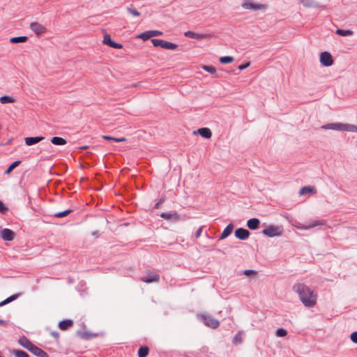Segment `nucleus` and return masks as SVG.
Returning <instances> with one entry per match:
<instances>
[{
  "label": "nucleus",
  "mask_w": 357,
  "mask_h": 357,
  "mask_svg": "<svg viewBox=\"0 0 357 357\" xmlns=\"http://www.w3.org/2000/svg\"><path fill=\"white\" fill-rule=\"evenodd\" d=\"M103 43L114 49H121L123 45L121 43H117L112 40L109 34H105Z\"/></svg>",
  "instance_id": "nucleus-11"
},
{
  "label": "nucleus",
  "mask_w": 357,
  "mask_h": 357,
  "mask_svg": "<svg viewBox=\"0 0 357 357\" xmlns=\"http://www.w3.org/2000/svg\"><path fill=\"white\" fill-rule=\"evenodd\" d=\"M161 35H162V32L160 31L150 30L142 33L140 35L138 36L137 38L143 40L144 41H146L152 37L159 36Z\"/></svg>",
  "instance_id": "nucleus-8"
},
{
  "label": "nucleus",
  "mask_w": 357,
  "mask_h": 357,
  "mask_svg": "<svg viewBox=\"0 0 357 357\" xmlns=\"http://www.w3.org/2000/svg\"><path fill=\"white\" fill-rule=\"evenodd\" d=\"M30 28L37 35L43 34L46 31V28L37 22L31 23Z\"/></svg>",
  "instance_id": "nucleus-13"
},
{
  "label": "nucleus",
  "mask_w": 357,
  "mask_h": 357,
  "mask_svg": "<svg viewBox=\"0 0 357 357\" xmlns=\"http://www.w3.org/2000/svg\"><path fill=\"white\" fill-rule=\"evenodd\" d=\"M19 344L28 351L31 349L33 344L24 335H22L18 340Z\"/></svg>",
  "instance_id": "nucleus-18"
},
{
  "label": "nucleus",
  "mask_w": 357,
  "mask_h": 357,
  "mask_svg": "<svg viewBox=\"0 0 357 357\" xmlns=\"http://www.w3.org/2000/svg\"><path fill=\"white\" fill-rule=\"evenodd\" d=\"M102 138L106 140H112V137L109 136V135H103Z\"/></svg>",
  "instance_id": "nucleus-48"
},
{
  "label": "nucleus",
  "mask_w": 357,
  "mask_h": 357,
  "mask_svg": "<svg viewBox=\"0 0 357 357\" xmlns=\"http://www.w3.org/2000/svg\"><path fill=\"white\" fill-rule=\"evenodd\" d=\"M299 1L307 8H318L319 6L318 3L314 0H299Z\"/></svg>",
  "instance_id": "nucleus-24"
},
{
  "label": "nucleus",
  "mask_w": 357,
  "mask_h": 357,
  "mask_svg": "<svg viewBox=\"0 0 357 357\" xmlns=\"http://www.w3.org/2000/svg\"><path fill=\"white\" fill-rule=\"evenodd\" d=\"M234 226L232 224H229L223 230L222 233L221 234V236L220 237V240H222L226 238L227 236H229L233 230Z\"/></svg>",
  "instance_id": "nucleus-23"
},
{
  "label": "nucleus",
  "mask_w": 357,
  "mask_h": 357,
  "mask_svg": "<svg viewBox=\"0 0 357 357\" xmlns=\"http://www.w3.org/2000/svg\"><path fill=\"white\" fill-rule=\"evenodd\" d=\"M45 137L43 136L27 137L24 139V142L27 146H32L43 141Z\"/></svg>",
  "instance_id": "nucleus-16"
},
{
  "label": "nucleus",
  "mask_w": 357,
  "mask_h": 357,
  "mask_svg": "<svg viewBox=\"0 0 357 357\" xmlns=\"http://www.w3.org/2000/svg\"><path fill=\"white\" fill-rule=\"evenodd\" d=\"M320 63L326 67L331 66L333 63L332 55L328 52H323L320 54Z\"/></svg>",
  "instance_id": "nucleus-7"
},
{
  "label": "nucleus",
  "mask_w": 357,
  "mask_h": 357,
  "mask_svg": "<svg viewBox=\"0 0 357 357\" xmlns=\"http://www.w3.org/2000/svg\"><path fill=\"white\" fill-rule=\"evenodd\" d=\"M79 335L84 338V339H86V340H89L91 337V335H90L89 333H79Z\"/></svg>",
  "instance_id": "nucleus-42"
},
{
  "label": "nucleus",
  "mask_w": 357,
  "mask_h": 357,
  "mask_svg": "<svg viewBox=\"0 0 357 357\" xmlns=\"http://www.w3.org/2000/svg\"><path fill=\"white\" fill-rule=\"evenodd\" d=\"M336 34L341 36H349L353 34V31L349 29H338L336 30Z\"/></svg>",
  "instance_id": "nucleus-28"
},
{
  "label": "nucleus",
  "mask_w": 357,
  "mask_h": 357,
  "mask_svg": "<svg viewBox=\"0 0 357 357\" xmlns=\"http://www.w3.org/2000/svg\"><path fill=\"white\" fill-rule=\"evenodd\" d=\"M164 202V199H160L155 204V206L154 208H158L160 207V206L162 204V202Z\"/></svg>",
  "instance_id": "nucleus-46"
},
{
  "label": "nucleus",
  "mask_w": 357,
  "mask_h": 357,
  "mask_svg": "<svg viewBox=\"0 0 357 357\" xmlns=\"http://www.w3.org/2000/svg\"><path fill=\"white\" fill-rule=\"evenodd\" d=\"M250 234V231L244 228H238L235 230V236L240 240L248 238Z\"/></svg>",
  "instance_id": "nucleus-15"
},
{
  "label": "nucleus",
  "mask_w": 357,
  "mask_h": 357,
  "mask_svg": "<svg viewBox=\"0 0 357 357\" xmlns=\"http://www.w3.org/2000/svg\"><path fill=\"white\" fill-rule=\"evenodd\" d=\"M0 102L1 104L13 103L15 102V99L9 96H3L0 98Z\"/></svg>",
  "instance_id": "nucleus-29"
},
{
  "label": "nucleus",
  "mask_w": 357,
  "mask_h": 357,
  "mask_svg": "<svg viewBox=\"0 0 357 357\" xmlns=\"http://www.w3.org/2000/svg\"><path fill=\"white\" fill-rule=\"evenodd\" d=\"M350 337L353 342L357 343V331L353 332Z\"/></svg>",
  "instance_id": "nucleus-41"
},
{
  "label": "nucleus",
  "mask_w": 357,
  "mask_h": 357,
  "mask_svg": "<svg viewBox=\"0 0 357 357\" xmlns=\"http://www.w3.org/2000/svg\"><path fill=\"white\" fill-rule=\"evenodd\" d=\"M51 142L54 145L63 146L67 144L66 139L61 137H53L51 139Z\"/></svg>",
  "instance_id": "nucleus-25"
},
{
  "label": "nucleus",
  "mask_w": 357,
  "mask_h": 357,
  "mask_svg": "<svg viewBox=\"0 0 357 357\" xmlns=\"http://www.w3.org/2000/svg\"><path fill=\"white\" fill-rule=\"evenodd\" d=\"M262 234L268 237L280 236L283 234V228L278 225H268L262 230Z\"/></svg>",
  "instance_id": "nucleus-3"
},
{
  "label": "nucleus",
  "mask_w": 357,
  "mask_h": 357,
  "mask_svg": "<svg viewBox=\"0 0 357 357\" xmlns=\"http://www.w3.org/2000/svg\"><path fill=\"white\" fill-rule=\"evenodd\" d=\"M238 335H235V337H234L233 341H234V342H236V341H238Z\"/></svg>",
  "instance_id": "nucleus-51"
},
{
  "label": "nucleus",
  "mask_w": 357,
  "mask_h": 357,
  "mask_svg": "<svg viewBox=\"0 0 357 357\" xmlns=\"http://www.w3.org/2000/svg\"><path fill=\"white\" fill-rule=\"evenodd\" d=\"M160 217L174 222L180 220V215L176 212H162L160 214Z\"/></svg>",
  "instance_id": "nucleus-10"
},
{
  "label": "nucleus",
  "mask_w": 357,
  "mask_h": 357,
  "mask_svg": "<svg viewBox=\"0 0 357 357\" xmlns=\"http://www.w3.org/2000/svg\"><path fill=\"white\" fill-rule=\"evenodd\" d=\"M202 68L211 74H215L216 73V68L213 66H204Z\"/></svg>",
  "instance_id": "nucleus-37"
},
{
  "label": "nucleus",
  "mask_w": 357,
  "mask_h": 357,
  "mask_svg": "<svg viewBox=\"0 0 357 357\" xmlns=\"http://www.w3.org/2000/svg\"><path fill=\"white\" fill-rule=\"evenodd\" d=\"M326 224V221L324 220H314L309 222L307 225L303 226V229H309L313 227H315L319 225H324Z\"/></svg>",
  "instance_id": "nucleus-20"
},
{
  "label": "nucleus",
  "mask_w": 357,
  "mask_h": 357,
  "mask_svg": "<svg viewBox=\"0 0 357 357\" xmlns=\"http://www.w3.org/2000/svg\"><path fill=\"white\" fill-rule=\"evenodd\" d=\"M257 273V272L255 270H251V269H249V270H245L243 272V274L246 276H251V275H256Z\"/></svg>",
  "instance_id": "nucleus-39"
},
{
  "label": "nucleus",
  "mask_w": 357,
  "mask_h": 357,
  "mask_svg": "<svg viewBox=\"0 0 357 357\" xmlns=\"http://www.w3.org/2000/svg\"><path fill=\"white\" fill-rule=\"evenodd\" d=\"M92 235L94 236H96V237L98 236V231H96L92 232Z\"/></svg>",
  "instance_id": "nucleus-50"
},
{
  "label": "nucleus",
  "mask_w": 357,
  "mask_h": 357,
  "mask_svg": "<svg viewBox=\"0 0 357 357\" xmlns=\"http://www.w3.org/2000/svg\"><path fill=\"white\" fill-rule=\"evenodd\" d=\"M197 133H199L202 137L209 139L211 137L212 132L211 130L208 128H202L197 130Z\"/></svg>",
  "instance_id": "nucleus-22"
},
{
  "label": "nucleus",
  "mask_w": 357,
  "mask_h": 357,
  "mask_svg": "<svg viewBox=\"0 0 357 357\" xmlns=\"http://www.w3.org/2000/svg\"><path fill=\"white\" fill-rule=\"evenodd\" d=\"M160 275L156 273L151 272L150 271H146V276L141 278V280L146 283H151L158 282Z\"/></svg>",
  "instance_id": "nucleus-9"
},
{
  "label": "nucleus",
  "mask_w": 357,
  "mask_h": 357,
  "mask_svg": "<svg viewBox=\"0 0 357 357\" xmlns=\"http://www.w3.org/2000/svg\"><path fill=\"white\" fill-rule=\"evenodd\" d=\"M112 141H114L116 142H125L126 141V139L124 138V137H121V138H116V137H112Z\"/></svg>",
  "instance_id": "nucleus-45"
},
{
  "label": "nucleus",
  "mask_w": 357,
  "mask_h": 357,
  "mask_svg": "<svg viewBox=\"0 0 357 357\" xmlns=\"http://www.w3.org/2000/svg\"><path fill=\"white\" fill-rule=\"evenodd\" d=\"M149 349L146 346H142L138 349V357H146L149 354Z\"/></svg>",
  "instance_id": "nucleus-26"
},
{
  "label": "nucleus",
  "mask_w": 357,
  "mask_h": 357,
  "mask_svg": "<svg viewBox=\"0 0 357 357\" xmlns=\"http://www.w3.org/2000/svg\"><path fill=\"white\" fill-rule=\"evenodd\" d=\"M28 40L26 36H18L13 37L10 39V42L11 43H25Z\"/></svg>",
  "instance_id": "nucleus-27"
},
{
  "label": "nucleus",
  "mask_w": 357,
  "mask_h": 357,
  "mask_svg": "<svg viewBox=\"0 0 357 357\" xmlns=\"http://www.w3.org/2000/svg\"><path fill=\"white\" fill-rule=\"evenodd\" d=\"M51 335H52V337H54L55 339H57V338H59V333H58V332H56V331H52V332H51Z\"/></svg>",
  "instance_id": "nucleus-47"
},
{
  "label": "nucleus",
  "mask_w": 357,
  "mask_h": 357,
  "mask_svg": "<svg viewBox=\"0 0 357 357\" xmlns=\"http://www.w3.org/2000/svg\"><path fill=\"white\" fill-rule=\"evenodd\" d=\"M313 191H314V188L313 187L304 186L300 190L299 194L303 195Z\"/></svg>",
  "instance_id": "nucleus-33"
},
{
  "label": "nucleus",
  "mask_w": 357,
  "mask_h": 357,
  "mask_svg": "<svg viewBox=\"0 0 357 357\" xmlns=\"http://www.w3.org/2000/svg\"><path fill=\"white\" fill-rule=\"evenodd\" d=\"M151 43L154 47H160L165 50H174L178 47V45L161 39H152Z\"/></svg>",
  "instance_id": "nucleus-5"
},
{
  "label": "nucleus",
  "mask_w": 357,
  "mask_h": 357,
  "mask_svg": "<svg viewBox=\"0 0 357 357\" xmlns=\"http://www.w3.org/2000/svg\"><path fill=\"white\" fill-rule=\"evenodd\" d=\"M19 296V294H14V295H12L10 296V297L7 298L6 299L3 300V301L1 302V305L3 306V305H5L13 301H15V299H17Z\"/></svg>",
  "instance_id": "nucleus-34"
},
{
  "label": "nucleus",
  "mask_w": 357,
  "mask_h": 357,
  "mask_svg": "<svg viewBox=\"0 0 357 357\" xmlns=\"http://www.w3.org/2000/svg\"><path fill=\"white\" fill-rule=\"evenodd\" d=\"M199 319L205 326L213 329H215L220 326L218 320L215 319L208 314H200Z\"/></svg>",
  "instance_id": "nucleus-4"
},
{
  "label": "nucleus",
  "mask_w": 357,
  "mask_h": 357,
  "mask_svg": "<svg viewBox=\"0 0 357 357\" xmlns=\"http://www.w3.org/2000/svg\"><path fill=\"white\" fill-rule=\"evenodd\" d=\"M233 61L234 58L229 56H222L220 58V63L223 64L231 63Z\"/></svg>",
  "instance_id": "nucleus-35"
},
{
  "label": "nucleus",
  "mask_w": 357,
  "mask_h": 357,
  "mask_svg": "<svg viewBox=\"0 0 357 357\" xmlns=\"http://www.w3.org/2000/svg\"><path fill=\"white\" fill-rule=\"evenodd\" d=\"M72 212H73V210L68 209V210H66V211H61V212H58V213H54V217L58 218H63V217L67 216L68 215H69Z\"/></svg>",
  "instance_id": "nucleus-31"
},
{
  "label": "nucleus",
  "mask_w": 357,
  "mask_h": 357,
  "mask_svg": "<svg viewBox=\"0 0 357 357\" xmlns=\"http://www.w3.org/2000/svg\"><path fill=\"white\" fill-rule=\"evenodd\" d=\"M260 221L258 218H253L248 220L247 226L250 229L255 230L259 228Z\"/></svg>",
  "instance_id": "nucleus-19"
},
{
  "label": "nucleus",
  "mask_w": 357,
  "mask_h": 357,
  "mask_svg": "<svg viewBox=\"0 0 357 357\" xmlns=\"http://www.w3.org/2000/svg\"><path fill=\"white\" fill-rule=\"evenodd\" d=\"M126 10L130 14L132 15L135 17L140 16V13L133 7H128Z\"/></svg>",
  "instance_id": "nucleus-36"
},
{
  "label": "nucleus",
  "mask_w": 357,
  "mask_h": 357,
  "mask_svg": "<svg viewBox=\"0 0 357 357\" xmlns=\"http://www.w3.org/2000/svg\"><path fill=\"white\" fill-rule=\"evenodd\" d=\"M292 290L298 295L304 306L312 307L317 304V294L305 284L295 283L292 287Z\"/></svg>",
  "instance_id": "nucleus-1"
},
{
  "label": "nucleus",
  "mask_w": 357,
  "mask_h": 357,
  "mask_svg": "<svg viewBox=\"0 0 357 357\" xmlns=\"http://www.w3.org/2000/svg\"><path fill=\"white\" fill-rule=\"evenodd\" d=\"M82 149H87V146H82L81 147Z\"/></svg>",
  "instance_id": "nucleus-52"
},
{
  "label": "nucleus",
  "mask_w": 357,
  "mask_h": 357,
  "mask_svg": "<svg viewBox=\"0 0 357 357\" xmlns=\"http://www.w3.org/2000/svg\"><path fill=\"white\" fill-rule=\"evenodd\" d=\"M249 66H250V63L247 62V63H243V64L240 65L238 68L239 70H243L247 68Z\"/></svg>",
  "instance_id": "nucleus-43"
},
{
  "label": "nucleus",
  "mask_w": 357,
  "mask_h": 357,
  "mask_svg": "<svg viewBox=\"0 0 357 357\" xmlns=\"http://www.w3.org/2000/svg\"><path fill=\"white\" fill-rule=\"evenodd\" d=\"M12 353L15 357H29L28 354L22 350L13 349Z\"/></svg>",
  "instance_id": "nucleus-32"
},
{
  "label": "nucleus",
  "mask_w": 357,
  "mask_h": 357,
  "mask_svg": "<svg viewBox=\"0 0 357 357\" xmlns=\"http://www.w3.org/2000/svg\"><path fill=\"white\" fill-rule=\"evenodd\" d=\"M29 351L38 357H49L48 354L45 351L35 344H33Z\"/></svg>",
  "instance_id": "nucleus-17"
},
{
  "label": "nucleus",
  "mask_w": 357,
  "mask_h": 357,
  "mask_svg": "<svg viewBox=\"0 0 357 357\" xmlns=\"http://www.w3.org/2000/svg\"><path fill=\"white\" fill-rule=\"evenodd\" d=\"M184 36L185 37H188V38H190L192 39H195V40H202V39L207 38L208 37V34L197 33L193 32L192 31H185L184 33Z\"/></svg>",
  "instance_id": "nucleus-14"
},
{
  "label": "nucleus",
  "mask_w": 357,
  "mask_h": 357,
  "mask_svg": "<svg viewBox=\"0 0 357 357\" xmlns=\"http://www.w3.org/2000/svg\"><path fill=\"white\" fill-rule=\"evenodd\" d=\"M8 211V208L5 206V204L0 201V213H4Z\"/></svg>",
  "instance_id": "nucleus-40"
},
{
  "label": "nucleus",
  "mask_w": 357,
  "mask_h": 357,
  "mask_svg": "<svg viewBox=\"0 0 357 357\" xmlns=\"http://www.w3.org/2000/svg\"><path fill=\"white\" fill-rule=\"evenodd\" d=\"M202 232V227H200L195 232V238H199Z\"/></svg>",
  "instance_id": "nucleus-44"
},
{
  "label": "nucleus",
  "mask_w": 357,
  "mask_h": 357,
  "mask_svg": "<svg viewBox=\"0 0 357 357\" xmlns=\"http://www.w3.org/2000/svg\"><path fill=\"white\" fill-rule=\"evenodd\" d=\"M324 130H335L339 131H347L357 132V126L349 123H331L321 126Z\"/></svg>",
  "instance_id": "nucleus-2"
},
{
  "label": "nucleus",
  "mask_w": 357,
  "mask_h": 357,
  "mask_svg": "<svg viewBox=\"0 0 357 357\" xmlns=\"http://www.w3.org/2000/svg\"><path fill=\"white\" fill-rule=\"evenodd\" d=\"M1 237L3 240L10 241L14 239L15 233L11 229L8 228H4L0 231Z\"/></svg>",
  "instance_id": "nucleus-12"
},
{
  "label": "nucleus",
  "mask_w": 357,
  "mask_h": 357,
  "mask_svg": "<svg viewBox=\"0 0 357 357\" xmlns=\"http://www.w3.org/2000/svg\"><path fill=\"white\" fill-rule=\"evenodd\" d=\"M243 2L241 6L246 10H265L267 8L266 5L261 4V3H254L250 2V0H243Z\"/></svg>",
  "instance_id": "nucleus-6"
},
{
  "label": "nucleus",
  "mask_w": 357,
  "mask_h": 357,
  "mask_svg": "<svg viewBox=\"0 0 357 357\" xmlns=\"http://www.w3.org/2000/svg\"><path fill=\"white\" fill-rule=\"evenodd\" d=\"M287 331L282 328H278L275 332V335L278 337H284L287 335Z\"/></svg>",
  "instance_id": "nucleus-38"
},
{
  "label": "nucleus",
  "mask_w": 357,
  "mask_h": 357,
  "mask_svg": "<svg viewBox=\"0 0 357 357\" xmlns=\"http://www.w3.org/2000/svg\"><path fill=\"white\" fill-rule=\"evenodd\" d=\"M73 321L71 319H65L59 323V328L62 331H66L71 327Z\"/></svg>",
  "instance_id": "nucleus-21"
},
{
  "label": "nucleus",
  "mask_w": 357,
  "mask_h": 357,
  "mask_svg": "<svg viewBox=\"0 0 357 357\" xmlns=\"http://www.w3.org/2000/svg\"><path fill=\"white\" fill-rule=\"evenodd\" d=\"M0 325L6 326L7 322L6 321L0 319Z\"/></svg>",
  "instance_id": "nucleus-49"
},
{
  "label": "nucleus",
  "mask_w": 357,
  "mask_h": 357,
  "mask_svg": "<svg viewBox=\"0 0 357 357\" xmlns=\"http://www.w3.org/2000/svg\"><path fill=\"white\" fill-rule=\"evenodd\" d=\"M21 163V161L20 160H16L15 162H13V163H11L8 167L7 168V169L5 171V174H10L13 170L16 167H17Z\"/></svg>",
  "instance_id": "nucleus-30"
}]
</instances>
